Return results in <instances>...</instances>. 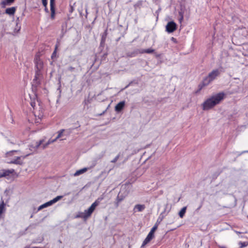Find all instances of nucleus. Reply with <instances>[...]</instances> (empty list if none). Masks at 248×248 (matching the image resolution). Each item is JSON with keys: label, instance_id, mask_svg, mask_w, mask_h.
I'll return each instance as SVG.
<instances>
[{"label": "nucleus", "instance_id": "obj_28", "mask_svg": "<svg viewBox=\"0 0 248 248\" xmlns=\"http://www.w3.org/2000/svg\"><path fill=\"white\" fill-rule=\"evenodd\" d=\"M53 204L52 202L51 201H50L48 202H46L45 203L43 204L44 208L47 207L48 206H51Z\"/></svg>", "mask_w": 248, "mask_h": 248}, {"label": "nucleus", "instance_id": "obj_56", "mask_svg": "<svg viewBox=\"0 0 248 248\" xmlns=\"http://www.w3.org/2000/svg\"><path fill=\"white\" fill-rule=\"evenodd\" d=\"M16 152V151H15V150H14V151H12V152Z\"/></svg>", "mask_w": 248, "mask_h": 248}, {"label": "nucleus", "instance_id": "obj_9", "mask_svg": "<svg viewBox=\"0 0 248 248\" xmlns=\"http://www.w3.org/2000/svg\"><path fill=\"white\" fill-rule=\"evenodd\" d=\"M93 211L94 210L90 207L87 210L84 211V212L82 213L81 217L84 218L89 217L91 216Z\"/></svg>", "mask_w": 248, "mask_h": 248}, {"label": "nucleus", "instance_id": "obj_13", "mask_svg": "<svg viewBox=\"0 0 248 248\" xmlns=\"http://www.w3.org/2000/svg\"><path fill=\"white\" fill-rule=\"evenodd\" d=\"M16 10L15 7H12L7 8L5 10V13L10 16L14 15Z\"/></svg>", "mask_w": 248, "mask_h": 248}, {"label": "nucleus", "instance_id": "obj_34", "mask_svg": "<svg viewBox=\"0 0 248 248\" xmlns=\"http://www.w3.org/2000/svg\"><path fill=\"white\" fill-rule=\"evenodd\" d=\"M48 145H49V144L47 142L45 144H43L42 146V149H45Z\"/></svg>", "mask_w": 248, "mask_h": 248}, {"label": "nucleus", "instance_id": "obj_24", "mask_svg": "<svg viewBox=\"0 0 248 248\" xmlns=\"http://www.w3.org/2000/svg\"><path fill=\"white\" fill-rule=\"evenodd\" d=\"M99 199H98L97 201H96L95 202H94L90 206L91 208H92L93 210H94L95 207L99 204V202L98 200Z\"/></svg>", "mask_w": 248, "mask_h": 248}, {"label": "nucleus", "instance_id": "obj_47", "mask_svg": "<svg viewBox=\"0 0 248 248\" xmlns=\"http://www.w3.org/2000/svg\"><path fill=\"white\" fill-rule=\"evenodd\" d=\"M161 8L159 7L158 9V10L156 12V13H159L161 11Z\"/></svg>", "mask_w": 248, "mask_h": 248}, {"label": "nucleus", "instance_id": "obj_58", "mask_svg": "<svg viewBox=\"0 0 248 248\" xmlns=\"http://www.w3.org/2000/svg\"><path fill=\"white\" fill-rule=\"evenodd\" d=\"M107 55V54H105L104 55L106 56Z\"/></svg>", "mask_w": 248, "mask_h": 248}, {"label": "nucleus", "instance_id": "obj_8", "mask_svg": "<svg viewBox=\"0 0 248 248\" xmlns=\"http://www.w3.org/2000/svg\"><path fill=\"white\" fill-rule=\"evenodd\" d=\"M219 74V72L218 69H216L213 70L211 72H210L208 75V77L210 78V79L212 81L214 79L216 78L218 76Z\"/></svg>", "mask_w": 248, "mask_h": 248}, {"label": "nucleus", "instance_id": "obj_31", "mask_svg": "<svg viewBox=\"0 0 248 248\" xmlns=\"http://www.w3.org/2000/svg\"><path fill=\"white\" fill-rule=\"evenodd\" d=\"M142 4V1H139L135 5V6L140 7Z\"/></svg>", "mask_w": 248, "mask_h": 248}, {"label": "nucleus", "instance_id": "obj_42", "mask_svg": "<svg viewBox=\"0 0 248 248\" xmlns=\"http://www.w3.org/2000/svg\"><path fill=\"white\" fill-rule=\"evenodd\" d=\"M179 14L181 15V18L179 19L180 22H181L183 19V16L182 14L181 13H180Z\"/></svg>", "mask_w": 248, "mask_h": 248}, {"label": "nucleus", "instance_id": "obj_7", "mask_svg": "<svg viewBox=\"0 0 248 248\" xmlns=\"http://www.w3.org/2000/svg\"><path fill=\"white\" fill-rule=\"evenodd\" d=\"M31 154H28L26 155L25 156H18L15 159H13L11 161H10L9 163L10 164H17V165H22L23 164V161L20 160L21 157H23V158H25L26 157L28 156Z\"/></svg>", "mask_w": 248, "mask_h": 248}, {"label": "nucleus", "instance_id": "obj_30", "mask_svg": "<svg viewBox=\"0 0 248 248\" xmlns=\"http://www.w3.org/2000/svg\"><path fill=\"white\" fill-rule=\"evenodd\" d=\"M55 0H50V7H55Z\"/></svg>", "mask_w": 248, "mask_h": 248}, {"label": "nucleus", "instance_id": "obj_49", "mask_svg": "<svg viewBox=\"0 0 248 248\" xmlns=\"http://www.w3.org/2000/svg\"><path fill=\"white\" fill-rule=\"evenodd\" d=\"M158 220H159V219H158V220H157V222H156V224H157V225H158L159 223H160V221H158Z\"/></svg>", "mask_w": 248, "mask_h": 248}, {"label": "nucleus", "instance_id": "obj_51", "mask_svg": "<svg viewBox=\"0 0 248 248\" xmlns=\"http://www.w3.org/2000/svg\"><path fill=\"white\" fill-rule=\"evenodd\" d=\"M59 243H62V241H61V240H59Z\"/></svg>", "mask_w": 248, "mask_h": 248}, {"label": "nucleus", "instance_id": "obj_37", "mask_svg": "<svg viewBox=\"0 0 248 248\" xmlns=\"http://www.w3.org/2000/svg\"><path fill=\"white\" fill-rule=\"evenodd\" d=\"M74 10V7L72 6H70V8L69 9V12L70 13H72L73 12Z\"/></svg>", "mask_w": 248, "mask_h": 248}, {"label": "nucleus", "instance_id": "obj_41", "mask_svg": "<svg viewBox=\"0 0 248 248\" xmlns=\"http://www.w3.org/2000/svg\"><path fill=\"white\" fill-rule=\"evenodd\" d=\"M44 208V205L42 204L41 205H40L39 207H38V210H42V209Z\"/></svg>", "mask_w": 248, "mask_h": 248}, {"label": "nucleus", "instance_id": "obj_35", "mask_svg": "<svg viewBox=\"0 0 248 248\" xmlns=\"http://www.w3.org/2000/svg\"><path fill=\"white\" fill-rule=\"evenodd\" d=\"M239 244L240 245V247L241 248L244 247L246 246V245L245 244V243L240 242Z\"/></svg>", "mask_w": 248, "mask_h": 248}, {"label": "nucleus", "instance_id": "obj_1", "mask_svg": "<svg viewBox=\"0 0 248 248\" xmlns=\"http://www.w3.org/2000/svg\"><path fill=\"white\" fill-rule=\"evenodd\" d=\"M34 61L35 65V75L32 82L33 90L40 84V78L42 76V70L44 66L43 62L38 56H35Z\"/></svg>", "mask_w": 248, "mask_h": 248}, {"label": "nucleus", "instance_id": "obj_12", "mask_svg": "<svg viewBox=\"0 0 248 248\" xmlns=\"http://www.w3.org/2000/svg\"><path fill=\"white\" fill-rule=\"evenodd\" d=\"M125 102L124 101L119 102L115 107V110L118 112H120L124 108Z\"/></svg>", "mask_w": 248, "mask_h": 248}, {"label": "nucleus", "instance_id": "obj_4", "mask_svg": "<svg viewBox=\"0 0 248 248\" xmlns=\"http://www.w3.org/2000/svg\"><path fill=\"white\" fill-rule=\"evenodd\" d=\"M122 192L123 189H121L116 199L115 205L116 207L119 206V203L123 201L127 195L126 192H124V193H122Z\"/></svg>", "mask_w": 248, "mask_h": 248}, {"label": "nucleus", "instance_id": "obj_18", "mask_svg": "<svg viewBox=\"0 0 248 248\" xmlns=\"http://www.w3.org/2000/svg\"><path fill=\"white\" fill-rule=\"evenodd\" d=\"M140 49H136L135 51L131 52H128L127 55L130 57H135L138 54L140 53Z\"/></svg>", "mask_w": 248, "mask_h": 248}, {"label": "nucleus", "instance_id": "obj_6", "mask_svg": "<svg viewBox=\"0 0 248 248\" xmlns=\"http://www.w3.org/2000/svg\"><path fill=\"white\" fill-rule=\"evenodd\" d=\"M44 142L43 140H40L38 141H36L34 145L31 144L29 146L30 150L31 151H35L37 149L43 144Z\"/></svg>", "mask_w": 248, "mask_h": 248}, {"label": "nucleus", "instance_id": "obj_25", "mask_svg": "<svg viewBox=\"0 0 248 248\" xmlns=\"http://www.w3.org/2000/svg\"><path fill=\"white\" fill-rule=\"evenodd\" d=\"M62 197V196H58L51 201L52 202L53 204H54L57 202L58 201L60 200Z\"/></svg>", "mask_w": 248, "mask_h": 248}, {"label": "nucleus", "instance_id": "obj_14", "mask_svg": "<svg viewBox=\"0 0 248 248\" xmlns=\"http://www.w3.org/2000/svg\"><path fill=\"white\" fill-rule=\"evenodd\" d=\"M15 0H4L1 2L2 8H5L7 5H10Z\"/></svg>", "mask_w": 248, "mask_h": 248}, {"label": "nucleus", "instance_id": "obj_27", "mask_svg": "<svg viewBox=\"0 0 248 248\" xmlns=\"http://www.w3.org/2000/svg\"><path fill=\"white\" fill-rule=\"evenodd\" d=\"M64 131V129H62L58 132V135L56 137V138H55L56 140H57V139H58L59 138L61 137Z\"/></svg>", "mask_w": 248, "mask_h": 248}, {"label": "nucleus", "instance_id": "obj_36", "mask_svg": "<svg viewBox=\"0 0 248 248\" xmlns=\"http://www.w3.org/2000/svg\"><path fill=\"white\" fill-rule=\"evenodd\" d=\"M56 140V139H54V140H49L47 142L49 144H50V143H51L54 142V141H55Z\"/></svg>", "mask_w": 248, "mask_h": 248}, {"label": "nucleus", "instance_id": "obj_21", "mask_svg": "<svg viewBox=\"0 0 248 248\" xmlns=\"http://www.w3.org/2000/svg\"><path fill=\"white\" fill-rule=\"evenodd\" d=\"M186 207L185 206L182 208L180 211L179 212V216L181 218H183L185 216V214L186 212Z\"/></svg>", "mask_w": 248, "mask_h": 248}, {"label": "nucleus", "instance_id": "obj_54", "mask_svg": "<svg viewBox=\"0 0 248 248\" xmlns=\"http://www.w3.org/2000/svg\"><path fill=\"white\" fill-rule=\"evenodd\" d=\"M32 248H38V247H32Z\"/></svg>", "mask_w": 248, "mask_h": 248}, {"label": "nucleus", "instance_id": "obj_48", "mask_svg": "<svg viewBox=\"0 0 248 248\" xmlns=\"http://www.w3.org/2000/svg\"><path fill=\"white\" fill-rule=\"evenodd\" d=\"M19 21V17H17V19H16V23L17 22L18 23Z\"/></svg>", "mask_w": 248, "mask_h": 248}, {"label": "nucleus", "instance_id": "obj_2", "mask_svg": "<svg viewBox=\"0 0 248 248\" xmlns=\"http://www.w3.org/2000/svg\"><path fill=\"white\" fill-rule=\"evenodd\" d=\"M224 97L223 93H218L206 100L203 104V109L208 110L218 104Z\"/></svg>", "mask_w": 248, "mask_h": 248}, {"label": "nucleus", "instance_id": "obj_20", "mask_svg": "<svg viewBox=\"0 0 248 248\" xmlns=\"http://www.w3.org/2000/svg\"><path fill=\"white\" fill-rule=\"evenodd\" d=\"M155 51V50L152 48H148L146 49H140V53H152Z\"/></svg>", "mask_w": 248, "mask_h": 248}, {"label": "nucleus", "instance_id": "obj_55", "mask_svg": "<svg viewBox=\"0 0 248 248\" xmlns=\"http://www.w3.org/2000/svg\"><path fill=\"white\" fill-rule=\"evenodd\" d=\"M128 85H127L126 86H125V88H127V87H128Z\"/></svg>", "mask_w": 248, "mask_h": 248}, {"label": "nucleus", "instance_id": "obj_17", "mask_svg": "<svg viewBox=\"0 0 248 248\" xmlns=\"http://www.w3.org/2000/svg\"><path fill=\"white\" fill-rule=\"evenodd\" d=\"M88 169L87 168H84L82 169L79 170H77L74 174V176H78L81 174L84 173Z\"/></svg>", "mask_w": 248, "mask_h": 248}, {"label": "nucleus", "instance_id": "obj_3", "mask_svg": "<svg viewBox=\"0 0 248 248\" xmlns=\"http://www.w3.org/2000/svg\"><path fill=\"white\" fill-rule=\"evenodd\" d=\"M157 229V224H155L154 226L152 228L151 230L148 233V235L143 242L141 247H144L147 243H148L154 237V232Z\"/></svg>", "mask_w": 248, "mask_h": 248}, {"label": "nucleus", "instance_id": "obj_59", "mask_svg": "<svg viewBox=\"0 0 248 248\" xmlns=\"http://www.w3.org/2000/svg\"><path fill=\"white\" fill-rule=\"evenodd\" d=\"M25 248H29V247H25Z\"/></svg>", "mask_w": 248, "mask_h": 248}, {"label": "nucleus", "instance_id": "obj_32", "mask_svg": "<svg viewBox=\"0 0 248 248\" xmlns=\"http://www.w3.org/2000/svg\"><path fill=\"white\" fill-rule=\"evenodd\" d=\"M47 0H42V4L44 7H46L47 4Z\"/></svg>", "mask_w": 248, "mask_h": 248}, {"label": "nucleus", "instance_id": "obj_39", "mask_svg": "<svg viewBox=\"0 0 248 248\" xmlns=\"http://www.w3.org/2000/svg\"><path fill=\"white\" fill-rule=\"evenodd\" d=\"M154 2L158 5L160 2V0H153Z\"/></svg>", "mask_w": 248, "mask_h": 248}, {"label": "nucleus", "instance_id": "obj_50", "mask_svg": "<svg viewBox=\"0 0 248 248\" xmlns=\"http://www.w3.org/2000/svg\"><path fill=\"white\" fill-rule=\"evenodd\" d=\"M248 153V151H244L242 153Z\"/></svg>", "mask_w": 248, "mask_h": 248}, {"label": "nucleus", "instance_id": "obj_29", "mask_svg": "<svg viewBox=\"0 0 248 248\" xmlns=\"http://www.w3.org/2000/svg\"><path fill=\"white\" fill-rule=\"evenodd\" d=\"M120 155H117L113 160L111 161L112 163H115L119 159Z\"/></svg>", "mask_w": 248, "mask_h": 248}, {"label": "nucleus", "instance_id": "obj_33", "mask_svg": "<svg viewBox=\"0 0 248 248\" xmlns=\"http://www.w3.org/2000/svg\"><path fill=\"white\" fill-rule=\"evenodd\" d=\"M109 106H110V105H109L108 106L107 108H106V109L104 111H103V112H101V114H99V116H102V115H104V114H105V113L107 111V109H108V108L109 107Z\"/></svg>", "mask_w": 248, "mask_h": 248}, {"label": "nucleus", "instance_id": "obj_5", "mask_svg": "<svg viewBox=\"0 0 248 248\" xmlns=\"http://www.w3.org/2000/svg\"><path fill=\"white\" fill-rule=\"evenodd\" d=\"M177 25L173 21H170L168 23L166 26V30L168 32L171 33L176 30Z\"/></svg>", "mask_w": 248, "mask_h": 248}, {"label": "nucleus", "instance_id": "obj_40", "mask_svg": "<svg viewBox=\"0 0 248 248\" xmlns=\"http://www.w3.org/2000/svg\"><path fill=\"white\" fill-rule=\"evenodd\" d=\"M44 208V205L42 204L41 205H40L39 207H38V210H42V209Z\"/></svg>", "mask_w": 248, "mask_h": 248}, {"label": "nucleus", "instance_id": "obj_43", "mask_svg": "<svg viewBox=\"0 0 248 248\" xmlns=\"http://www.w3.org/2000/svg\"><path fill=\"white\" fill-rule=\"evenodd\" d=\"M58 90L59 91V93H60V94L59 95V98H60V96H61V94H60V93H61V89H60V87L58 89Z\"/></svg>", "mask_w": 248, "mask_h": 248}, {"label": "nucleus", "instance_id": "obj_11", "mask_svg": "<svg viewBox=\"0 0 248 248\" xmlns=\"http://www.w3.org/2000/svg\"><path fill=\"white\" fill-rule=\"evenodd\" d=\"M14 172L15 170L14 169L2 170V172H0V178L9 176Z\"/></svg>", "mask_w": 248, "mask_h": 248}, {"label": "nucleus", "instance_id": "obj_16", "mask_svg": "<svg viewBox=\"0 0 248 248\" xmlns=\"http://www.w3.org/2000/svg\"><path fill=\"white\" fill-rule=\"evenodd\" d=\"M5 206V203L4 202V201H1L0 203V218L1 217V214L3 213L6 210Z\"/></svg>", "mask_w": 248, "mask_h": 248}, {"label": "nucleus", "instance_id": "obj_19", "mask_svg": "<svg viewBox=\"0 0 248 248\" xmlns=\"http://www.w3.org/2000/svg\"><path fill=\"white\" fill-rule=\"evenodd\" d=\"M106 39V33L104 32V34L102 35L100 47H103L104 46Z\"/></svg>", "mask_w": 248, "mask_h": 248}, {"label": "nucleus", "instance_id": "obj_45", "mask_svg": "<svg viewBox=\"0 0 248 248\" xmlns=\"http://www.w3.org/2000/svg\"><path fill=\"white\" fill-rule=\"evenodd\" d=\"M45 7V11H46V12H47V13H48V12H49V11H48V9H47V7L46 6V7Z\"/></svg>", "mask_w": 248, "mask_h": 248}, {"label": "nucleus", "instance_id": "obj_22", "mask_svg": "<svg viewBox=\"0 0 248 248\" xmlns=\"http://www.w3.org/2000/svg\"><path fill=\"white\" fill-rule=\"evenodd\" d=\"M67 71L72 73H76L78 72V69L76 67L70 66L67 68Z\"/></svg>", "mask_w": 248, "mask_h": 248}, {"label": "nucleus", "instance_id": "obj_38", "mask_svg": "<svg viewBox=\"0 0 248 248\" xmlns=\"http://www.w3.org/2000/svg\"><path fill=\"white\" fill-rule=\"evenodd\" d=\"M57 46H56L55 47V50H54V51L53 52V53H52V58H53L54 56H55V54H56V48H57Z\"/></svg>", "mask_w": 248, "mask_h": 248}, {"label": "nucleus", "instance_id": "obj_52", "mask_svg": "<svg viewBox=\"0 0 248 248\" xmlns=\"http://www.w3.org/2000/svg\"><path fill=\"white\" fill-rule=\"evenodd\" d=\"M86 15H87V14H88L87 9H86Z\"/></svg>", "mask_w": 248, "mask_h": 248}, {"label": "nucleus", "instance_id": "obj_15", "mask_svg": "<svg viewBox=\"0 0 248 248\" xmlns=\"http://www.w3.org/2000/svg\"><path fill=\"white\" fill-rule=\"evenodd\" d=\"M145 208V206L144 204H137L135 206L134 210L137 209L139 212H141Z\"/></svg>", "mask_w": 248, "mask_h": 248}, {"label": "nucleus", "instance_id": "obj_26", "mask_svg": "<svg viewBox=\"0 0 248 248\" xmlns=\"http://www.w3.org/2000/svg\"><path fill=\"white\" fill-rule=\"evenodd\" d=\"M21 26L20 25H18V23L17 22L16 24V27L14 29V32L15 33H17L20 30Z\"/></svg>", "mask_w": 248, "mask_h": 248}, {"label": "nucleus", "instance_id": "obj_53", "mask_svg": "<svg viewBox=\"0 0 248 248\" xmlns=\"http://www.w3.org/2000/svg\"><path fill=\"white\" fill-rule=\"evenodd\" d=\"M104 154H105V152L102 154V156H102H102H104Z\"/></svg>", "mask_w": 248, "mask_h": 248}, {"label": "nucleus", "instance_id": "obj_23", "mask_svg": "<svg viewBox=\"0 0 248 248\" xmlns=\"http://www.w3.org/2000/svg\"><path fill=\"white\" fill-rule=\"evenodd\" d=\"M50 11H51V18L52 19H54V16H55V7H50Z\"/></svg>", "mask_w": 248, "mask_h": 248}, {"label": "nucleus", "instance_id": "obj_44", "mask_svg": "<svg viewBox=\"0 0 248 248\" xmlns=\"http://www.w3.org/2000/svg\"><path fill=\"white\" fill-rule=\"evenodd\" d=\"M162 214H163V213H161V214H160V217H159V218H158V219H159V218H160V221H161V220H162L163 218V216H162V217H161V216L162 215Z\"/></svg>", "mask_w": 248, "mask_h": 248}, {"label": "nucleus", "instance_id": "obj_57", "mask_svg": "<svg viewBox=\"0 0 248 248\" xmlns=\"http://www.w3.org/2000/svg\"><path fill=\"white\" fill-rule=\"evenodd\" d=\"M221 248H225V247H222Z\"/></svg>", "mask_w": 248, "mask_h": 248}, {"label": "nucleus", "instance_id": "obj_10", "mask_svg": "<svg viewBox=\"0 0 248 248\" xmlns=\"http://www.w3.org/2000/svg\"><path fill=\"white\" fill-rule=\"evenodd\" d=\"M211 81L212 80L208 76L204 78L202 84L199 85L200 90H201L203 87L208 85Z\"/></svg>", "mask_w": 248, "mask_h": 248}, {"label": "nucleus", "instance_id": "obj_46", "mask_svg": "<svg viewBox=\"0 0 248 248\" xmlns=\"http://www.w3.org/2000/svg\"><path fill=\"white\" fill-rule=\"evenodd\" d=\"M31 104L32 107H34V106H35V103L31 102Z\"/></svg>", "mask_w": 248, "mask_h": 248}]
</instances>
